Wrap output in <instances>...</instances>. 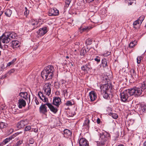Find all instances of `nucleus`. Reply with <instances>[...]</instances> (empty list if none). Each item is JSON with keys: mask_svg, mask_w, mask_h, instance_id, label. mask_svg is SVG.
Wrapping results in <instances>:
<instances>
[{"mask_svg": "<svg viewBox=\"0 0 146 146\" xmlns=\"http://www.w3.org/2000/svg\"><path fill=\"white\" fill-rule=\"evenodd\" d=\"M54 71V67L52 65L48 66L41 72V76L46 80L51 79L52 78Z\"/></svg>", "mask_w": 146, "mask_h": 146, "instance_id": "nucleus-1", "label": "nucleus"}, {"mask_svg": "<svg viewBox=\"0 0 146 146\" xmlns=\"http://www.w3.org/2000/svg\"><path fill=\"white\" fill-rule=\"evenodd\" d=\"M100 136L101 139L98 146H105L110 139V135L106 132H102L100 133Z\"/></svg>", "mask_w": 146, "mask_h": 146, "instance_id": "nucleus-2", "label": "nucleus"}, {"mask_svg": "<svg viewBox=\"0 0 146 146\" xmlns=\"http://www.w3.org/2000/svg\"><path fill=\"white\" fill-rule=\"evenodd\" d=\"M94 66L92 67L91 65V63L88 62L87 63L85 64L82 65L81 67V70L83 72L84 74H87L90 73L91 70H92L94 72L96 70L95 66L96 64L94 63H93Z\"/></svg>", "mask_w": 146, "mask_h": 146, "instance_id": "nucleus-3", "label": "nucleus"}, {"mask_svg": "<svg viewBox=\"0 0 146 146\" xmlns=\"http://www.w3.org/2000/svg\"><path fill=\"white\" fill-rule=\"evenodd\" d=\"M129 92L128 91L125 90L121 92L120 98L121 101L124 102L128 101V98L130 96Z\"/></svg>", "mask_w": 146, "mask_h": 146, "instance_id": "nucleus-4", "label": "nucleus"}, {"mask_svg": "<svg viewBox=\"0 0 146 146\" xmlns=\"http://www.w3.org/2000/svg\"><path fill=\"white\" fill-rule=\"evenodd\" d=\"M38 22L36 19H32L29 22L28 27L31 30H33L38 27Z\"/></svg>", "mask_w": 146, "mask_h": 146, "instance_id": "nucleus-5", "label": "nucleus"}, {"mask_svg": "<svg viewBox=\"0 0 146 146\" xmlns=\"http://www.w3.org/2000/svg\"><path fill=\"white\" fill-rule=\"evenodd\" d=\"M21 133L22 132H21L16 133L14 134L13 135L10 136L9 137L6 138V139H5L3 141L2 143H0V146H2L3 145H4L5 144H6L10 140L14 138L17 135Z\"/></svg>", "mask_w": 146, "mask_h": 146, "instance_id": "nucleus-6", "label": "nucleus"}, {"mask_svg": "<svg viewBox=\"0 0 146 146\" xmlns=\"http://www.w3.org/2000/svg\"><path fill=\"white\" fill-rule=\"evenodd\" d=\"M51 85L49 83L45 84L44 86L43 89L46 94L49 96L51 94Z\"/></svg>", "mask_w": 146, "mask_h": 146, "instance_id": "nucleus-7", "label": "nucleus"}, {"mask_svg": "<svg viewBox=\"0 0 146 146\" xmlns=\"http://www.w3.org/2000/svg\"><path fill=\"white\" fill-rule=\"evenodd\" d=\"M59 14V11L56 8L50 9L48 12V15L49 16H56Z\"/></svg>", "mask_w": 146, "mask_h": 146, "instance_id": "nucleus-8", "label": "nucleus"}, {"mask_svg": "<svg viewBox=\"0 0 146 146\" xmlns=\"http://www.w3.org/2000/svg\"><path fill=\"white\" fill-rule=\"evenodd\" d=\"M5 32L0 37V38L3 43H7L10 41L9 38L8 37L9 36Z\"/></svg>", "mask_w": 146, "mask_h": 146, "instance_id": "nucleus-9", "label": "nucleus"}, {"mask_svg": "<svg viewBox=\"0 0 146 146\" xmlns=\"http://www.w3.org/2000/svg\"><path fill=\"white\" fill-rule=\"evenodd\" d=\"M48 30V28L47 27H44L39 29L38 32H37L38 34L40 36H43L47 32Z\"/></svg>", "mask_w": 146, "mask_h": 146, "instance_id": "nucleus-10", "label": "nucleus"}, {"mask_svg": "<svg viewBox=\"0 0 146 146\" xmlns=\"http://www.w3.org/2000/svg\"><path fill=\"white\" fill-rule=\"evenodd\" d=\"M28 124L27 120H22L18 122L17 124V127L19 129L24 127L25 126Z\"/></svg>", "mask_w": 146, "mask_h": 146, "instance_id": "nucleus-11", "label": "nucleus"}, {"mask_svg": "<svg viewBox=\"0 0 146 146\" xmlns=\"http://www.w3.org/2000/svg\"><path fill=\"white\" fill-rule=\"evenodd\" d=\"M61 101L60 98L58 97H53V104L57 107L61 103Z\"/></svg>", "mask_w": 146, "mask_h": 146, "instance_id": "nucleus-12", "label": "nucleus"}, {"mask_svg": "<svg viewBox=\"0 0 146 146\" xmlns=\"http://www.w3.org/2000/svg\"><path fill=\"white\" fill-rule=\"evenodd\" d=\"M47 105L50 109V111L54 113H56L58 111V107H55L51 104L49 103H46Z\"/></svg>", "mask_w": 146, "mask_h": 146, "instance_id": "nucleus-13", "label": "nucleus"}, {"mask_svg": "<svg viewBox=\"0 0 146 146\" xmlns=\"http://www.w3.org/2000/svg\"><path fill=\"white\" fill-rule=\"evenodd\" d=\"M80 146H89L88 141L85 138H81L79 140Z\"/></svg>", "mask_w": 146, "mask_h": 146, "instance_id": "nucleus-14", "label": "nucleus"}, {"mask_svg": "<svg viewBox=\"0 0 146 146\" xmlns=\"http://www.w3.org/2000/svg\"><path fill=\"white\" fill-rule=\"evenodd\" d=\"M89 96L91 101H94L97 98V94L94 91H92L89 93Z\"/></svg>", "mask_w": 146, "mask_h": 146, "instance_id": "nucleus-15", "label": "nucleus"}, {"mask_svg": "<svg viewBox=\"0 0 146 146\" xmlns=\"http://www.w3.org/2000/svg\"><path fill=\"white\" fill-rule=\"evenodd\" d=\"M18 106L19 108H21L23 107H25L26 105V102L25 100L20 98L18 100Z\"/></svg>", "mask_w": 146, "mask_h": 146, "instance_id": "nucleus-16", "label": "nucleus"}, {"mask_svg": "<svg viewBox=\"0 0 146 146\" xmlns=\"http://www.w3.org/2000/svg\"><path fill=\"white\" fill-rule=\"evenodd\" d=\"M8 37L11 40L12 39H14L17 36V34L13 31L6 32Z\"/></svg>", "mask_w": 146, "mask_h": 146, "instance_id": "nucleus-17", "label": "nucleus"}, {"mask_svg": "<svg viewBox=\"0 0 146 146\" xmlns=\"http://www.w3.org/2000/svg\"><path fill=\"white\" fill-rule=\"evenodd\" d=\"M38 95L39 98L44 102H48V99L45 96H44L42 93L41 92H39L38 93Z\"/></svg>", "mask_w": 146, "mask_h": 146, "instance_id": "nucleus-18", "label": "nucleus"}, {"mask_svg": "<svg viewBox=\"0 0 146 146\" xmlns=\"http://www.w3.org/2000/svg\"><path fill=\"white\" fill-rule=\"evenodd\" d=\"M46 103L44 104H42V105L39 108V110L40 113L44 114L47 112V108L46 106Z\"/></svg>", "mask_w": 146, "mask_h": 146, "instance_id": "nucleus-19", "label": "nucleus"}, {"mask_svg": "<svg viewBox=\"0 0 146 146\" xmlns=\"http://www.w3.org/2000/svg\"><path fill=\"white\" fill-rule=\"evenodd\" d=\"M11 46L13 49L18 47L19 46V41L17 40L13 41L11 42Z\"/></svg>", "mask_w": 146, "mask_h": 146, "instance_id": "nucleus-20", "label": "nucleus"}, {"mask_svg": "<svg viewBox=\"0 0 146 146\" xmlns=\"http://www.w3.org/2000/svg\"><path fill=\"white\" fill-rule=\"evenodd\" d=\"M63 134L64 137L68 138L71 135V131L67 129H64L63 131Z\"/></svg>", "mask_w": 146, "mask_h": 146, "instance_id": "nucleus-21", "label": "nucleus"}, {"mask_svg": "<svg viewBox=\"0 0 146 146\" xmlns=\"http://www.w3.org/2000/svg\"><path fill=\"white\" fill-rule=\"evenodd\" d=\"M28 93L27 92H21L19 93V96H20L21 98L27 100L28 99Z\"/></svg>", "mask_w": 146, "mask_h": 146, "instance_id": "nucleus-22", "label": "nucleus"}, {"mask_svg": "<svg viewBox=\"0 0 146 146\" xmlns=\"http://www.w3.org/2000/svg\"><path fill=\"white\" fill-rule=\"evenodd\" d=\"M111 88V85L108 84H106L103 87L102 89V90L101 91H106L108 92L109 89Z\"/></svg>", "mask_w": 146, "mask_h": 146, "instance_id": "nucleus-23", "label": "nucleus"}, {"mask_svg": "<svg viewBox=\"0 0 146 146\" xmlns=\"http://www.w3.org/2000/svg\"><path fill=\"white\" fill-rule=\"evenodd\" d=\"M90 120L88 118H86L83 123V126L85 127L86 128H89L90 127Z\"/></svg>", "mask_w": 146, "mask_h": 146, "instance_id": "nucleus-24", "label": "nucleus"}, {"mask_svg": "<svg viewBox=\"0 0 146 146\" xmlns=\"http://www.w3.org/2000/svg\"><path fill=\"white\" fill-rule=\"evenodd\" d=\"M135 95L137 96H139L141 94L142 92H143L141 90V88H137L135 87Z\"/></svg>", "mask_w": 146, "mask_h": 146, "instance_id": "nucleus-25", "label": "nucleus"}, {"mask_svg": "<svg viewBox=\"0 0 146 146\" xmlns=\"http://www.w3.org/2000/svg\"><path fill=\"white\" fill-rule=\"evenodd\" d=\"M12 13V11L9 9H6L5 10V14L7 17H10Z\"/></svg>", "mask_w": 146, "mask_h": 146, "instance_id": "nucleus-26", "label": "nucleus"}, {"mask_svg": "<svg viewBox=\"0 0 146 146\" xmlns=\"http://www.w3.org/2000/svg\"><path fill=\"white\" fill-rule=\"evenodd\" d=\"M126 90L129 91L128 93L130 96L131 95H133L134 94L135 95V87Z\"/></svg>", "mask_w": 146, "mask_h": 146, "instance_id": "nucleus-27", "label": "nucleus"}, {"mask_svg": "<svg viewBox=\"0 0 146 146\" xmlns=\"http://www.w3.org/2000/svg\"><path fill=\"white\" fill-rule=\"evenodd\" d=\"M74 104V102L73 100L67 101L65 103V105L67 106H71Z\"/></svg>", "mask_w": 146, "mask_h": 146, "instance_id": "nucleus-28", "label": "nucleus"}, {"mask_svg": "<svg viewBox=\"0 0 146 146\" xmlns=\"http://www.w3.org/2000/svg\"><path fill=\"white\" fill-rule=\"evenodd\" d=\"M102 92H103L104 93H105L103 95V97L105 99H109L110 98L109 94L108 93V92L104 91V92L102 91Z\"/></svg>", "mask_w": 146, "mask_h": 146, "instance_id": "nucleus-29", "label": "nucleus"}, {"mask_svg": "<svg viewBox=\"0 0 146 146\" xmlns=\"http://www.w3.org/2000/svg\"><path fill=\"white\" fill-rule=\"evenodd\" d=\"M137 42L134 40L133 41L131 42L129 44V47L130 48H133L135 45L137 44Z\"/></svg>", "mask_w": 146, "mask_h": 146, "instance_id": "nucleus-30", "label": "nucleus"}, {"mask_svg": "<svg viewBox=\"0 0 146 146\" xmlns=\"http://www.w3.org/2000/svg\"><path fill=\"white\" fill-rule=\"evenodd\" d=\"M102 64L103 67H106L108 66V64L107 60L106 59H103L102 61Z\"/></svg>", "mask_w": 146, "mask_h": 146, "instance_id": "nucleus-31", "label": "nucleus"}, {"mask_svg": "<svg viewBox=\"0 0 146 146\" xmlns=\"http://www.w3.org/2000/svg\"><path fill=\"white\" fill-rule=\"evenodd\" d=\"M87 52L86 49L84 48H83L81 49L80 54L81 56H84L86 53Z\"/></svg>", "mask_w": 146, "mask_h": 146, "instance_id": "nucleus-32", "label": "nucleus"}, {"mask_svg": "<svg viewBox=\"0 0 146 146\" xmlns=\"http://www.w3.org/2000/svg\"><path fill=\"white\" fill-rule=\"evenodd\" d=\"M7 123L3 122H0V128L3 129L6 128L7 127Z\"/></svg>", "mask_w": 146, "mask_h": 146, "instance_id": "nucleus-33", "label": "nucleus"}, {"mask_svg": "<svg viewBox=\"0 0 146 146\" xmlns=\"http://www.w3.org/2000/svg\"><path fill=\"white\" fill-rule=\"evenodd\" d=\"M140 88H141L142 91L144 90L146 88L145 84L144 82L140 84Z\"/></svg>", "mask_w": 146, "mask_h": 146, "instance_id": "nucleus-34", "label": "nucleus"}, {"mask_svg": "<svg viewBox=\"0 0 146 146\" xmlns=\"http://www.w3.org/2000/svg\"><path fill=\"white\" fill-rule=\"evenodd\" d=\"M93 40L92 39L88 38L86 40V43L87 45H90L92 44Z\"/></svg>", "mask_w": 146, "mask_h": 146, "instance_id": "nucleus-35", "label": "nucleus"}, {"mask_svg": "<svg viewBox=\"0 0 146 146\" xmlns=\"http://www.w3.org/2000/svg\"><path fill=\"white\" fill-rule=\"evenodd\" d=\"M140 23L139 21L138 20L135 21L133 22V23L134 28L135 29L137 28V27L136 26H137L138 25H139Z\"/></svg>", "mask_w": 146, "mask_h": 146, "instance_id": "nucleus-36", "label": "nucleus"}, {"mask_svg": "<svg viewBox=\"0 0 146 146\" xmlns=\"http://www.w3.org/2000/svg\"><path fill=\"white\" fill-rule=\"evenodd\" d=\"M143 59V57L141 56H138L137 58V63L138 64L140 63L141 60Z\"/></svg>", "mask_w": 146, "mask_h": 146, "instance_id": "nucleus-37", "label": "nucleus"}, {"mask_svg": "<svg viewBox=\"0 0 146 146\" xmlns=\"http://www.w3.org/2000/svg\"><path fill=\"white\" fill-rule=\"evenodd\" d=\"M94 60L96 61L97 62V63L96 64L95 63L96 65L95 66L96 67L97 64L98 63H99L100 62V57L97 56L96 57V58H94Z\"/></svg>", "mask_w": 146, "mask_h": 146, "instance_id": "nucleus-38", "label": "nucleus"}, {"mask_svg": "<svg viewBox=\"0 0 146 146\" xmlns=\"http://www.w3.org/2000/svg\"><path fill=\"white\" fill-rule=\"evenodd\" d=\"M145 16L143 15L141 16L138 19V20L140 23V24L141 23L145 18Z\"/></svg>", "mask_w": 146, "mask_h": 146, "instance_id": "nucleus-39", "label": "nucleus"}, {"mask_svg": "<svg viewBox=\"0 0 146 146\" xmlns=\"http://www.w3.org/2000/svg\"><path fill=\"white\" fill-rule=\"evenodd\" d=\"M15 71V70L14 69H11L9 70L7 73L8 74V76L11 75Z\"/></svg>", "mask_w": 146, "mask_h": 146, "instance_id": "nucleus-40", "label": "nucleus"}, {"mask_svg": "<svg viewBox=\"0 0 146 146\" xmlns=\"http://www.w3.org/2000/svg\"><path fill=\"white\" fill-rule=\"evenodd\" d=\"M25 11L24 12V14L25 15H26V16H27L29 14V10L27 9V7H25Z\"/></svg>", "mask_w": 146, "mask_h": 146, "instance_id": "nucleus-41", "label": "nucleus"}, {"mask_svg": "<svg viewBox=\"0 0 146 146\" xmlns=\"http://www.w3.org/2000/svg\"><path fill=\"white\" fill-rule=\"evenodd\" d=\"M31 129V127L30 125L27 126L25 128L24 130L26 131H28Z\"/></svg>", "mask_w": 146, "mask_h": 146, "instance_id": "nucleus-42", "label": "nucleus"}, {"mask_svg": "<svg viewBox=\"0 0 146 146\" xmlns=\"http://www.w3.org/2000/svg\"><path fill=\"white\" fill-rule=\"evenodd\" d=\"M130 72L131 74L133 76L135 75L136 74V72L135 70L134 69H131L130 71Z\"/></svg>", "mask_w": 146, "mask_h": 146, "instance_id": "nucleus-43", "label": "nucleus"}, {"mask_svg": "<svg viewBox=\"0 0 146 146\" xmlns=\"http://www.w3.org/2000/svg\"><path fill=\"white\" fill-rule=\"evenodd\" d=\"M111 115L113 118L115 119H117L118 117V115L115 113H111Z\"/></svg>", "mask_w": 146, "mask_h": 146, "instance_id": "nucleus-44", "label": "nucleus"}, {"mask_svg": "<svg viewBox=\"0 0 146 146\" xmlns=\"http://www.w3.org/2000/svg\"><path fill=\"white\" fill-rule=\"evenodd\" d=\"M141 109L143 112L146 111V106L141 105Z\"/></svg>", "mask_w": 146, "mask_h": 146, "instance_id": "nucleus-45", "label": "nucleus"}, {"mask_svg": "<svg viewBox=\"0 0 146 146\" xmlns=\"http://www.w3.org/2000/svg\"><path fill=\"white\" fill-rule=\"evenodd\" d=\"M111 54V52L109 51H107L106 53H104L103 54V56H107Z\"/></svg>", "mask_w": 146, "mask_h": 146, "instance_id": "nucleus-46", "label": "nucleus"}, {"mask_svg": "<svg viewBox=\"0 0 146 146\" xmlns=\"http://www.w3.org/2000/svg\"><path fill=\"white\" fill-rule=\"evenodd\" d=\"M35 142L34 139L32 138L30 139L29 140V144H33Z\"/></svg>", "mask_w": 146, "mask_h": 146, "instance_id": "nucleus-47", "label": "nucleus"}, {"mask_svg": "<svg viewBox=\"0 0 146 146\" xmlns=\"http://www.w3.org/2000/svg\"><path fill=\"white\" fill-rule=\"evenodd\" d=\"M13 131V129L12 128H10L8 130V133L9 134H11Z\"/></svg>", "mask_w": 146, "mask_h": 146, "instance_id": "nucleus-48", "label": "nucleus"}, {"mask_svg": "<svg viewBox=\"0 0 146 146\" xmlns=\"http://www.w3.org/2000/svg\"><path fill=\"white\" fill-rule=\"evenodd\" d=\"M63 94H64V95H65L66 94L67 95L68 92H67V89H65L63 90Z\"/></svg>", "mask_w": 146, "mask_h": 146, "instance_id": "nucleus-49", "label": "nucleus"}, {"mask_svg": "<svg viewBox=\"0 0 146 146\" xmlns=\"http://www.w3.org/2000/svg\"><path fill=\"white\" fill-rule=\"evenodd\" d=\"M71 1V0H66L65 3L66 4L69 5L70 4Z\"/></svg>", "mask_w": 146, "mask_h": 146, "instance_id": "nucleus-50", "label": "nucleus"}, {"mask_svg": "<svg viewBox=\"0 0 146 146\" xmlns=\"http://www.w3.org/2000/svg\"><path fill=\"white\" fill-rule=\"evenodd\" d=\"M35 102L36 103V105H38L39 104V102L37 99V98L36 97L35 98Z\"/></svg>", "mask_w": 146, "mask_h": 146, "instance_id": "nucleus-51", "label": "nucleus"}, {"mask_svg": "<svg viewBox=\"0 0 146 146\" xmlns=\"http://www.w3.org/2000/svg\"><path fill=\"white\" fill-rule=\"evenodd\" d=\"M8 74H5V75L3 76L1 78V79H3L5 78L6 77H7L8 76Z\"/></svg>", "mask_w": 146, "mask_h": 146, "instance_id": "nucleus-52", "label": "nucleus"}, {"mask_svg": "<svg viewBox=\"0 0 146 146\" xmlns=\"http://www.w3.org/2000/svg\"><path fill=\"white\" fill-rule=\"evenodd\" d=\"M33 129V131L35 133H37L38 131V129L37 128Z\"/></svg>", "mask_w": 146, "mask_h": 146, "instance_id": "nucleus-53", "label": "nucleus"}, {"mask_svg": "<svg viewBox=\"0 0 146 146\" xmlns=\"http://www.w3.org/2000/svg\"><path fill=\"white\" fill-rule=\"evenodd\" d=\"M101 121H100V119L99 118H98L97 119V122L98 124H99L100 123Z\"/></svg>", "mask_w": 146, "mask_h": 146, "instance_id": "nucleus-54", "label": "nucleus"}, {"mask_svg": "<svg viewBox=\"0 0 146 146\" xmlns=\"http://www.w3.org/2000/svg\"><path fill=\"white\" fill-rule=\"evenodd\" d=\"M1 7L0 6V16H1L3 13V11H1Z\"/></svg>", "mask_w": 146, "mask_h": 146, "instance_id": "nucleus-55", "label": "nucleus"}, {"mask_svg": "<svg viewBox=\"0 0 146 146\" xmlns=\"http://www.w3.org/2000/svg\"><path fill=\"white\" fill-rule=\"evenodd\" d=\"M88 28V27H85L82 29V30L83 31H86L87 30Z\"/></svg>", "mask_w": 146, "mask_h": 146, "instance_id": "nucleus-56", "label": "nucleus"}, {"mask_svg": "<svg viewBox=\"0 0 146 146\" xmlns=\"http://www.w3.org/2000/svg\"><path fill=\"white\" fill-rule=\"evenodd\" d=\"M13 64V63L11 62H9L7 64V66H10V65H11Z\"/></svg>", "mask_w": 146, "mask_h": 146, "instance_id": "nucleus-57", "label": "nucleus"}, {"mask_svg": "<svg viewBox=\"0 0 146 146\" xmlns=\"http://www.w3.org/2000/svg\"><path fill=\"white\" fill-rule=\"evenodd\" d=\"M16 60V58H14L11 61V62L13 64L14 62H15Z\"/></svg>", "mask_w": 146, "mask_h": 146, "instance_id": "nucleus-58", "label": "nucleus"}, {"mask_svg": "<svg viewBox=\"0 0 146 146\" xmlns=\"http://www.w3.org/2000/svg\"><path fill=\"white\" fill-rule=\"evenodd\" d=\"M94 0H86L87 2L90 3L93 1Z\"/></svg>", "mask_w": 146, "mask_h": 146, "instance_id": "nucleus-59", "label": "nucleus"}, {"mask_svg": "<svg viewBox=\"0 0 146 146\" xmlns=\"http://www.w3.org/2000/svg\"><path fill=\"white\" fill-rule=\"evenodd\" d=\"M133 3V2H132V1H130L129 2H128V3H129V4L130 5H131Z\"/></svg>", "mask_w": 146, "mask_h": 146, "instance_id": "nucleus-60", "label": "nucleus"}, {"mask_svg": "<svg viewBox=\"0 0 146 146\" xmlns=\"http://www.w3.org/2000/svg\"><path fill=\"white\" fill-rule=\"evenodd\" d=\"M143 146H146V141L143 143Z\"/></svg>", "mask_w": 146, "mask_h": 146, "instance_id": "nucleus-61", "label": "nucleus"}, {"mask_svg": "<svg viewBox=\"0 0 146 146\" xmlns=\"http://www.w3.org/2000/svg\"><path fill=\"white\" fill-rule=\"evenodd\" d=\"M4 46L5 48H7L8 47V46L7 45H4Z\"/></svg>", "mask_w": 146, "mask_h": 146, "instance_id": "nucleus-62", "label": "nucleus"}, {"mask_svg": "<svg viewBox=\"0 0 146 146\" xmlns=\"http://www.w3.org/2000/svg\"><path fill=\"white\" fill-rule=\"evenodd\" d=\"M42 20H43L42 19H38V22H41L42 21ZM42 21L43 22V20H42Z\"/></svg>", "mask_w": 146, "mask_h": 146, "instance_id": "nucleus-63", "label": "nucleus"}, {"mask_svg": "<svg viewBox=\"0 0 146 146\" xmlns=\"http://www.w3.org/2000/svg\"><path fill=\"white\" fill-rule=\"evenodd\" d=\"M117 146H124L122 144H120L118 145Z\"/></svg>", "mask_w": 146, "mask_h": 146, "instance_id": "nucleus-64", "label": "nucleus"}]
</instances>
